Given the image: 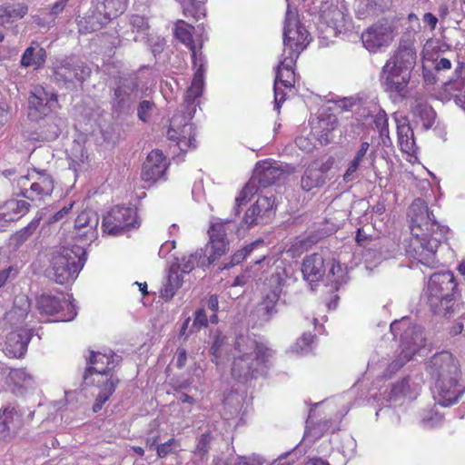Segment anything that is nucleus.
<instances>
[{"instance_id":"obj_1","label":"nucleus","mask_w":465,"mask_h":465,"mask_svg":"<svg viewBox=\"0 0 465 465\" xmlns=\"http://www.w3.org/2000/svg\"><path fill=\"white\" fill-rule=\"evenodd\" d=\"M411 237L407 254L418 262L433 268L439 262L436 252L448 229L440 225L426 203L418 198L409 208Z\"/></svg>"},{"instance_id":"obj_2","label":"nucleus","mask_w":465,"mask_h":465,"mask_svg":"<svg viewBox=\"0 0 465 465\" xmlns=\"http://www.w3.org/2000/svg\"><path fill=\"white\" fill-rule=\"evenodd\" d=\"M195 73L190 87L187 89L184 104L171 119L167 131L168 139L176 143L177 147L185 152L195 147L193 124L190 123L195 113V99L200 97L204 86L205 59L199 60L198 65L193 64Z\"/></svg>"},{"instance_id":"obj_3","label":"nucleus","mask_w":465,"mask_h":465,"mask_svg":"<svg viewBox=\"0 0 465 465\" xmlns=\"http://www.w3.org/2000/svg\"><path fill=\"white\" fill-rule=\"evenodd\" d=\"M275 351L267 343L240 335L231 351V371L234 379L245 382L261 373L274 357Z\"/></svg>"},{"instance_id":"obj_4","label":"nucleus","mask_w":465,"mask_h":465,"mask_svg":"<svg viewBox=\"0 0 465 465\" xmlns=\"http://www.w3.org/2000/svg\"><path fill=\"white\" fill-rule=\"evenodd\" d=\"M429 371L436 381L437 404L448 407L457 402L464 392L459 384L460 370L456 360L449 351L436 353L430 361Z\"/></svg>"},{"instance_id":"obj_5","label":"nucleus","mask_w":465,"mask_h":465,"mask_svg":"<svg viewBox=\"0 0 465 465\" xmlns=\"http://www.w3.org/2000/svg\"><path fill=\"white\" fill-rule=\"evenodd\" d=\"M119 362V357L111 351L108 353L92 351L87 361L88 367L84 375L86 386H95L98 389L94 411L97 412L103 404L115 391L118 379L111 371Z\"/></svg>"},{"instance_id":"obj_6","label":"nucleus","mask_w":465,"mask_h":465,"mask_svg":"<svg viewBox=\"0 0 465 465\" xmlns=\"http://www.w3.org/2000/svg\"><path fill=\"white\" fill-rule=\"evenodd\" d=\"M415 63V50L411 46L400 45L381 72L380 79L385 91L405 97Z\"/></svg>"},{"instance_id":"obj_7","label":"nucleus","mask_w":465,"mask_h":465,"mask_svg":"<svg viewBox=\"0 0 465 465\" xmlns=\"http://www.w3.org/2000/svg\"><path fill=\"white\" fill-rule=\"evenodd\" d=\"M390 328L395 338L400 335L401 351L384 364L382 376L385 379H390L400 371L412 359L415 353L425 346L423 329L417 325H411L408 319L395 321Z\"/></svg>"},{"instance_id":"obj_8","label":"nucleus","mask_w":465,"mask_h":465,"mask_svg":"<svg viewBox=\"0 0 465 465\" xmlns=\"http://www.w3.org/2000/svg\"><path fill=\"white\" fill-rule=\"evenodd\" d=\"M85 252L82 246L56 247L51 253L47 277L58 284L74 282L84 265Z\"/></svg>"},{"instance_id":"obj_9","label":"nucleus","mask_w":465,"mask_h":465,"mask_svg":"<svg viewBox=\"0 0 465 465\" xmlns=\"http://www.w3.org/2000/svg\"><path fill=\"white\" fill-rule=\"evenodd\" d=\"M228 221H217L212 223L208 233L210 241L204 249H199L194 253L182 258L179 268L184 273L190 272L195 266H208L228 251L226 240V226Z\"/></svg>"},{"instance_id":"obj_10","label":"nucleus","mask_w":465,"mask_h":465,"mask_svg":"<svg viewBox=\"0 0 465 465\" xmlns=\"http://www.w3.org/2000/svg\"><path fill=\"white\" fill-rule=\"evenodd\" d=\"M455 288L454 276L450 272H438L430 276L426 295L433 313L450 317L454 312L452 292Z\"/></svg>"},{"instance_id":"obj_11","label":"nucleus","mask_w":465,"mask_h":465,"mask_svg":"<svg viewBox=\"0 0 465 465\" xmlns=\"http://www.w3.org/2000/svg\"><path fill=\"white\" fill-rule=\"evenodd\" d=\"M287 279V272L283 268H277L268 280L270 290L264 294L252 317L255 324L262 325L269 322L277 313L276 305L282 292Z\"/></svg>"},{"instance_id":"obj_12","label":"nucleus","mask_w":465,"mask_h":465,"mask_svg":"<svg viewBox=\"0 0 465 465\" xmlns=\"http://www.w3.org/2000/svg\"><path fill=\"white\" fill-rule=\"evenodd\" d=\"M21 194L32 202L45 201L54 191V179L45 170L34 168L16 180Z\"/></svg>"},{"instance_id":"obj_13","label":"nucleus","mask_w":465,"mask_h":465,"mask_svg":"<svg viewBox=\"0 0 465 465\" xmlns=\"http://www.w3.org/2000/svg\"><path fill=\"white\" fill-rule=\"evenodd\" d=\"M309 42V33L298 21L296 10L288 6L283 27L282 54L292 55V53H295V56H299Z\"/></svg>"},{"instance_id":"obj_14","label":"nucleus","mask_w":465,"mask_h":465,"mask_svg":"<svg viewBox=\"0 0 465 465\" xmlns=\"http://www.w3.org/2000/svg\"><path fill=\"white\" fill-rule=\"evenodd\" d=\"M59 107L56 94L42 85H35L28 96L27 117L32 122L49 116Z\"/></svg>"},{"instance_id":"obj_15","label":"nucleus","mask_w":465,"mask_h":465,"mask_svg":"<svg viewBox=\"0 0 465 465\" xmlns=\"http://www.w3.org/2000/svg\"><path fill=\"white\" fill-rule=\"evenodd\" d=\"M136 210L133 207L115 206L104 217L102 223L103 233L116 236L130 229L137 228Z\"/></svg>"},{"instance_id":"obj_16","label":"nucleus","mask_w":465,"mask_h":465,"mask_svg":"<svg viewBox=\"0 0 465 465\" xmlns=\"http://www.w3.org/2000/svg\"><path fill=\"white\" fill-rule=\"evenodd\" d=\"M296 54H282L279 65L276 69V75L274 80V107L277 111L280 110L281 104L285 100L284 90H291L294 86L295 74L293 65L299 56Z\"/></svg>"},{"instance_id":"obj_17","label":"nucleus","mask_w":465,"mask_h":465,"mask_svg":"<svg viewBox=\"0 0 465 465\" xmlns=\"http://www.w3.org/2000/svg\"><path fill=\"white\" fill-rule=\"evenodd\" d=\"M37 305L42 314L54 316V322H70L76 316V311L70 297L66 298L63 294L61 296L41 295Z\"/></svg>"},{"instance_id":"obj_18","label":"nucleus","mask_w":465,"mask_h":465,"mask_svg":"<svg viewBox=\"0 0 465 465\" xmlns=\"http://www.w3.org/2000/svg\"><path fill=\"white\" fill-rule=\"evenodd\" d=\"M102 0H94L93 5L80 21V32L90 33L102 29L120 14L110 7H105Z\"/></svg>"},{"instance_id":"obj_19","label":"nucleus","mask_w":465,"mask_h":465,"mask_svg":"<svg viewBox=\"0 0 465 465\" xmlns=\"http://www.w3.org/2000/svg\"><path fill=\"white\" fill-rule=\"evenodd\" d=\"M395 36L394 27L388 21H380L367 28L361 35L364 47L370 52H377L388 46Z\"/></svg>"},{"instance_id":"obj_20","label":"nucleus","mask_w":465,"mask_h":465,"mask_svg":"<svg viewBox=\"0 0 465 465\" xmlns=\"http://www.w3.org/2000/svg\"><path fill=\"white\" fill-rule=\"evenodd\" d=\"M91 70L84 63L74 59H64L54 67V74L56 82L64 84L83 83Z\"/></svg>"},{"instance_id":"obj_21","label":"nucleus","mask_w":465,"mask_h":465,"mask_svg":"<svg viewBox=\"0 0 465 465\" xmlns=\"http://www.w3.org/2000/svg\"><path fill=\"white\" fill-rule=\"evenodd\" d=\"M331 168V163L322 160L312 161L305 169L301 178V187L303 191L310 192L322 187L326 181V173Z\"/></svg>"},{"instance_id":"obj_22","label":"nucleus","mask_w":465,"mask_h":465,"mask_svg":"<svg viewBox=\"0 0 465 465\" xmlns=\"http://www.w3.org/2000/svg\"><path fill=\"white\" fill-rule=\"evenodd\" d=\"M98 224L99 216L95 212L83 211L74 221V237L84 242H93L98 236Z\"/></svg>"},{"instance_id":"obj_23","label":"nucleus","mask_w":465,"mask_h":465,"mask_svg":"<svg viewBox=\"0 0 465 465\" xmlns=\"http://www.w3.org/2000/svg\"><path fill=\"white\" fill-rule=\"evenodd\" d=\"M24 425L21 413L15 406L0 410V436L4 440L15 437Z\"/></svg>"},{"instance_id":"obj_24","label":"nucleus","mask_w":465,"mask_h":465,"mask_svg":"<svg viewBox=\"0 0 465 465\" xmlns=\"http://www.w3.org/2000/svg\"><path fill=\"white\" fill-rule=\"evenodd\" d=\"M167 169V162L160 150H153L143 163L141 177L144 182L154 183L162 178Z\"/></svg>"},{"instance_id":"obj_25","label":"nucleus","mask_w":465,"mask_h":465,"mask_svg":"<svg viewBox=\"0 0 465 465\" xmlns=\"http://www.w3.org/2000/svg\"><path fill=\"white\" fill-rule=\"evenodd\" d=\"M252 174L260 186L265 188L281 181L285 173L280 163L264 160L256 163Z\"/></svg>"},{"instance_id":"obj_26","label":"nucleus","mask_w":465,"mask_h":465,"mask_svg":"<svg viewBox=\"0 0 465 465\" xmlns=\"http://www.w3.org/2000/svg\"><path fill=\"white\" fill-rule=\"evenodd\" d=\"M274 198L268 196H261L256 203L252 204L245 213L242 223L250 228L257 225L264 221L265 217H269L274 208Z\"/></svg>"},{"instance_id":"obj_27","label":"nucleus","mask_w":465,"mask_h":465,"mask_svg":"<svg viewBox=\"0 0 465 465\" xmlns=\"http://www.w3.org/2000/svg\"><path fill=\"white\" fill-rule=\"evenodd\" d=\"M138 85V79L136 77L124 79L114 91V106L118 109L130 106L140 97Z\"/></svg>"},{"instance_id":"obj_28","label":"nucleus","mask_w":465,"mask_h":465,"mask_svg":"<svg viewBox=\"0 0 465 465\" xmlns=\"http://www.w3.org/2000/svg\"><path fill=\"white\" fill-rule=\"evenodd\" d=\"M326 253L327 252H316L304 258L302 272L307 282H315L324 276Z\"/></svg>"},{"instance_id":"obj_29","label":"nucleus","mask_w":465,"mask_h":465,"mask_svg":"<svg viewBox=\"0 0 465 465\" xmlns=\"http://www.w3.org/2000/svg\"><path fill=\"white\" fill-rule=\"evenodd\" d=\"M371 145L368 142H361L358 149L355 151L353 158L349 162L347 169L343 173V181L346 183L356 180L359 176V170L363 167L366 161L371 160L374 162L373 152L370 151Z\"/></svg>"},{"instance_id":"obj_30","label":"nucleus","mask_w":465,"mask_h":465,"mask_svg":"<svg viewBox=\"0 0 465 465\" xmlns=\"http://www.w3.org/2000/svg\"><path fill=\"white\" fill-rule=\"evenodd\" d=\"M29 208L30 204L25 200H8L0 207L1 225L23 217L28 213Z\"/></svg>"},{"instance_id":"obj_31","label":"nucleus","mask_w":465,"mask_h":465,"mask_svg":"<svg viewBox=\"0 0 465 465\" xmlns=\"http://www.w3.org/2000/svg\"><path fill=\"white\" fill-rule=\"evenodd\" d=\"M8 380L15 394H24L36 385L35 377L26 369H11Z\"/></svg>"},{"instance_id":"obj_32","label":"nucleus","mask_w":465,"mask_h":465,"mask_svg":"<svg viewBox=\"0 0 465 465\" xmlns=\"http://www.w3.org/2000/svg\"><path fill=\"white\" fill-rule=\"evenodd\" d=\"M411 114L416 125L421 129L429 130L435 122L436 114L432 107L422 100H416L411 105Z\"/></svg>"},{"instance_id":"obj_33","label":"nucleus","mask_w":465,"mask_h":465,"mask_svg":"<svg viewBox=\"0 0 465 465\" xmlns=\"http://www.w3.org/2000/svg\"><path fill=\"white\" fill-rule=\"evenodd\" d=\"M30 341V335L25 330L11 331L5 341V351L12 357H22Z\"/></svg>"},{"instance_id":"obj_34","label":"nucleus","mask_w":465,"mask_h":465,"mask_svg":"<svg viewBox=\"0 0 465 465\" xmlns=\"http://www.w3.org/2000/svg\"><path fill=\"white\" fill-rule=\"evenodd\" d=\"M396 122L401 150L407 154H413L416 151L413 130L405 119H396Z\"/></svg>"},{"instance_id":"obj_35","label":"nucleus","mask_w":465,"mask_h":465,"mask_svg":"<svg viewBox=\"0 0 465 465\" xmlns=\"http://www.w3.org/2000/svg\"><path fill=\"white\" fill-rule=\"evenodd\" d=\"M46 59V52L37 42H32L21 58V65L24 67H34L38 69L42 67Z\"/></svg>"},{"instance_id":"obj_36","label":"nucleus","mask_w":465,"mask_h":465,"mask_svg":"<svg viewBox=\"0 0 465 465\" xmlns=\"http://www.w3.org/2000/svg\"><path fill=\"white\" fill-rule=\"evenodd\" d=\"M191 26L181 23V25H177L174 29V35L176 38L181 41L183 45H185L192 52L193 64L198 65L199 60L205 59L204 56L201 53L202 45L199 47V50L196 49L194 45Z\"/></svg>"},{"instance_id":"obj_37","label":"nucleus","mask_w":465,"mask_h":465,"mask_svg":"<svg viewBox=\"0 0 465 465\" xmlns=\"http://www.w3.org/2000/svg\"><path fill=\"white\" fill-rule=\"evenodd\" d=\"M68 156L71 160L70 166L74 172H81L89 166V156L84 146L79 143H74Z\"/></svg>"},{"instance_id":"obj_38","label":"nucleus","mask_w":465,"mask_h":465,"mask_svg":"<svg viewBox=\"0 0 465 465\" xmlns=\"http://www.w3.org/2000/svg\"><path fill=\"white\" fill-rule=\"evenodd\" d=\"M42 218V213H38L25 227L12 235L10 238V244L13 245L15 249L19 248L35 232Z\"/></svg>"},{"instance_id":"obj_39","label":"nucleus","mask_w":465,"mask_h":465,"mask_svg":"<svg viewBox=\"0 0 465 465\" xmlns=\"http://www.w3.org/2000/svg\"><path fill=\"white\" fill-rule=\"evenodd\" d=\"M29 301L26 297H20L15 301L14 308L6 313V319L12 324L18 325L27 317Z\"/></svg>"},{"instance_id":"obj_40","label":"nucleus","mask_w":465,"mask_h":465,"mask_svg":"<svg viewBox=\"0 0 465 465\" xmlns=\"http://www.w3.org/2000/svg\"><path fill=\"white\" fill-rule=\"evenodd\" d=\"M260 184L254 175L251 177L245 186L242 188L239 195L235 198V206L233 208L235 215L240 213V208L245 204L257 193Z\"/></svg>"},{"instance_id":"obj_41","label":"nucleus","mask_w":465,"mask_h":465,"mask_svg":"<svg viewBox=\"0 0 465 465\" xmlns=\"http://www.w3.org/2000/svg\"><path fill=\"white\" fill-rule=\"evenodd\" d=\"M27 13V7L24 5H0V25H4L20 19Z\"/></svg>"},{"instance_id":"obj_42","label":"nucleus","mask_w":465,"mask_h":465,"mask_svg":"<svg viewBox=\"0 0 465 465\" xmlns=\"http://www.w3.org/2000/svg\"><path fill=\"white\" fill-rule=\"evenodd\" d=\"M326 280L329 284H332L338 289L342 283L346 282V272L339 262L332 261Z\"/></svg>"},{"instance_id":"obj_43","label":"nucleus","mask_w":465,"mask_h":465,"mask_svg":"<svg viewBox=\"0 0 465 465\" xmlns=\"http://www.w3.org/2000/svg\"><path fill=\"white\" fill-rule=\"evenodd\" d=\"M131 25L133 32L137 35L134 37L136 42H143L147 40L149 25L147 20L141 15H135L131 18Z\"/></svg>"},{"instance_id":"obj_44","label":"nucleus","mask_w":465,"mask_h":465,"mask_svg":"<svg viewBox=\"0 0 465 465\" xmlns=\"http://www.w3.org/2000/svg\"><path fill=\"white\" fill-rule=\"evenodd\" d=\"M263 247V241L258 240L233 253L229 263H225L221 269H228L243 261L253 250Z\"/></svg>"},{"instance_id":"obj_45","label":"nucleus","mask_w":465,"mask_h":465,"mask_svg":"<svg viewBox=\"0 0 465 465\" xmlns=\"http://www.w3.org/2000/svg\"><path fill=\"white\" fill-rule=\"evenodd\" d=\"M313 338L314 335H312L311 332H304L292 346V351L296 352L297 354L308 353L312 350L311 345L312 343Z\"/></svg>"},{"instance_id":"obj_46","label":"nucleus","mask_w":465,"mask_h":465,"mask_svg":"<svg viewBox=\"0 0 465 465\" xmlns=\"http://www.w3.org/2000/svg\"><path fill=\"white\" fill-rule=\"evenodd\" d=\"M181 286L179 277L176 273H170L167 279V282L162 290V295L165 299H171L175 291Z\"/></svg>"},{"instance_id":"obj_47","label":"nucleus","mask_w":465,"mask_h":465,"mask_svg":"<svg viewBox=\"0 0 465 465\" xmlns=\"http://www.w3.org/2000/svg\"><path fill=\"white\" fill-rule=\"evenodd\" d=\"M181 286L179 277L176 273H170L167 279V282L162 290V295L165 299H171L175 291Z\"/></svg>"},{"instance_id":"obj_48","label":"nucleus","mask_w":465,"mask_h":465,"mask_svg":"<svg viewBox=\"0 0 465 465\" xmlns=\"http://www.w3.org/2000/svg\"><path fill=\"white\" fill-rule=\"evenodd\" d=\"M407 387L408 381L405 379L398 381L397 383H394L387 395L388 400L397 401L398 399L401 398L406 394Z\"/></svg>"},{"instance_id":"obj_49","label":"nucleus","mask_w":465,"mask_h":465,"mask_svg":"<svg viewBox=\"0 0 465 465\" xmlns=\"http://www.w3.org/2000/svg\"><path fill=\"white\" fill-rule=\"evenodd\" d=\"M212 441V436L210 433H203L201 435V437L198 439L196 448H195V454L203 457L205 456L209 450H210V444Z\"/></svg>"},{"instance_id":"obj_50","label":"nucleus","mask_w":465,"mask_h":465,"mask_svg":"<svg viewBox=\"0 0 465 465\" xmlns=\"http://www.w3.org/2000/svg\"><path fill=\"white\" fill-rule=\"evenodd\" d=\"M153 107L154 104L151 101L143 100L140 102L137 108L138 118L143 122H147L151 117Z\"/></svg>"},{"instance_id":"obj_51","label":"nucleus","mask_w":465,"mask_h":465,"mask_svg":"<svg viewBox=\"0 0 465 465\" xmlns=\"http://www.w3.org/2000/svg\"><path fill=\"white\" fill-rule=\"evenodd\" d=\"M180 447V443L175 439H171L168 441L157 445V454L159 457L163 458L168 455L169 453L175 451Z\"/></svg>"},{"instance_id":"obj_52","label":"nucleus","mask_w":465,"mask_h":465,"mask_svg":"<svg viewBox=\"0 0 465 465\" xmlns=\"http://www.w3.org/2000/svg\"><path fill=\"white\" fill-rule=\"evenodd\" d=\"M184 11L185 13H190L191 15L196 19L205 15L203 5L195 0H187Z\"/></svg>"},{"instance_id":"obj_53","label":"nucleus","mask_w":465,"mask_h":465,"mask_svg":"<svg viewBox=\"0 0 465 465\" xmlns=\"http://www.w3.org/2000/svg\"><path fill=\"white\" fill-rule=\"evenodd\" d=\"M208 317L203 309H199L194 313V320L193 323V330L199 331L201 328L207 327L208 325Z\"/></svg>"},{"instance_id":"obj_54","label":"nucleus","mask_w":465,"mask_h":465,"mask_svg":"<svg viewBox=\"0 0 465 465\" xmlns=\"http://www.w3.org/2000/svg\"><path fill=\"white\" fill-rule=\"evenodd\" d=\"M330 14L331 15V18L329 23H331L336 29L344 26L345 15L339 8L334 7L331 9Z\"/></svg>"},{"instance_id":"obj_55","label":"nucleus","mask_w":465,"mask_h":465,"mask_svg":"<svg viewBox=\"0 0 465 465\" xmlns=\"http://www.w3.org/2000/svg\"><path fill=\"white\" fill-rule=\"evenodd\" d=\"M296 460V454L293 451L286 452L279 456L270 465H292Z\"/></svg>"},{"instance_id":"obj_56","label":"nucleus","mask_w":465,"mask_h":465,"mask_svg":"<svg viewBox=\"0 0 465 465\" xmlns=\"http://www.w3.org/2000/svg\"><path fill=\"white\" fill-rule=\"evenodd\" d=\"M18 273V270L15 266H9L6 269L0 271V288H2L8 279L15 278Z\"/></svg>"},{"instance_id":"obj_57","label":"nucleus","mask_w":465,"mask_h":465,"mask_svg":"<svg viewBox=\"0 0 465 465\" xmlns=\"http://www.w3.org/2000/svg\"><path fill=\"white\" fill-rule=\"evenodd\" d=\"M102 1L106 4L105 7H110L120 15H122L126 9L127 0H102Z\"/></svg>"},{"instance_id":"obj_58","label":"nucleus","mask_w":465,"mask_h":465,"mask_svg":"<svg viewBox=\"0 0 465 465\" xmlns=\"http://www.w3.org/2000/svg\"><path fill=\"white\" fill-rule=\"evenodd\" d=\"M175 248V241H166L164 242L160 249H159V256L162 258H166L167 255Z\"/></svg>"},{"instance_id":"obj_59","label":"nucleus","mask_w":465,"mask_h":465,"mask_svg":"<svg viewBox=\"0 0 465 465\" xmlns=\"http://www.w3.org/2000/svg\"><path fill=\"white\" fill-rule=\"evenodd\" d=\"M74 203H70L68 205L64 206L60 211L55 213L52 219L50 220V223L58 222L62 220L66 214L69 213V212L72 210Z\"/></svg>"},{"instance_id":"obj_60","label":"nucleus","mask_w":465,"mask_h":465,"mask_svg":"<svg viewBox=\"0 0 465 465\" xmlns=\"http://www.w3.org/2000/svg\"><path fill=\"white\" fill-rule=\"evenodd\" d=\"M176 365L178 368H183L185 366L187 361V352L183 348H178L176 351Z\"/></svg>"},{"instance_id":"obj_61","label":"nucleus","mask_w":465,"mask_h":465,"mask_svg":"<svg viewBox=\"0 0 465 465\" xmlns=\"http://www.w3.org/2000/svg\"><path fill=\"white\" fill-rule=\"evenodd\" d=\"M264 463L265 460L263 457L253 454L248 458V461L239 462L236 465H263Z\"/></svg>"},{"instance_id":"obj_62","label":"nucleus","mask_w":465,"mask_h":465,"mask_svg":"<svg viewBox=\"0 0 465 465\" xmlns=\"http://www.w3.org/2000/svg\"><path fill=\"white\" fill-rule=\"evenodd\" d=\"M375 126L379 130L381 128H385L388 126V118L384 112L379 113L374 120Z\"/></svg>"},{"instance_id":"obj_63","label":"nucleus","mask_w":465,"mask_h":465,"mask_svg":"<svg viewBox=\"0 0 465 465\" xmlns=\"http://www.w3.org/2000/svg\"><path fill=\"white\" fill-rule=\"evenodd\" d=\"M422 20L430 27L431 30L435 29L438 23V18L431 13L424 14Z\"/></svg>"},{"instance_id":"obj_64","label":"nucleus","mask_w":465,"mask_h":465,"mask_svg":"<svg viewBox=\"0 0 465 465\" xmlns=\"http://www.w3.org/2000/svg\"><path fill=\"white\" fill-rule=\"evenodd\" d=\"M450 67H451V63L448 58L442 57L440 60L436 61L435 69L437 71L449 70V69H450Z\"/></svg>"}]
</instances>
